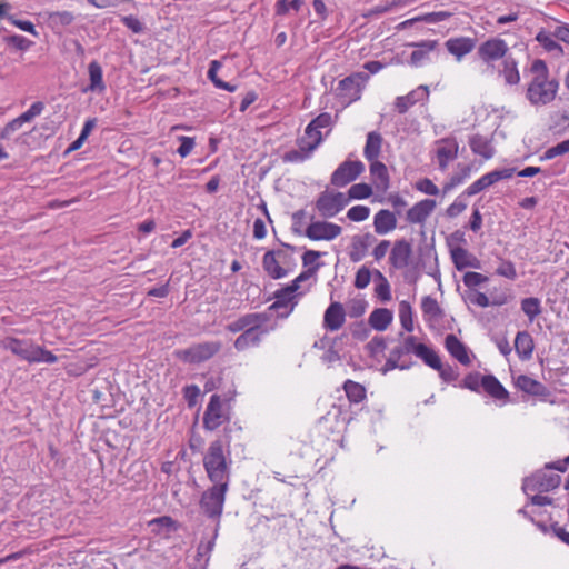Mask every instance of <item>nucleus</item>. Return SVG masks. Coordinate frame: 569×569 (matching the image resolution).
Segmentation results:
<instances>
[{"label": "nucleus", "instance_id": "56", "mask_svg": "<svg viewBox=\"0 0 569 569\" xmlns=\"http://www.w3.org/2000/svg\"><path fill=\"white\" fill-rule=\"evenodd\" d=\"M43 109H44V103L41 101H37V102H33L30 106V108L27 111H24L22 114H20L19 117L21 118V120L24 123L30 122L36 117L40 116L41 112L43 111Z\"/></svg>", "mask_w": 569, "mask_h": 569}, {"label": "nucleus", "instance_id": "59", "mask_svg": "<svg viewBox=\"0 0 569 569\" xmlns=\"http://www.w3.org/2000/svg\"><path fill=\"white\" fill-rule=\"evenodd\" d=\"M24 122L21 120L20 117H17L16 119L11 120L10 122H8L4 128L1 130L0 132V138L2 140H7L9 139L12 133H14L16 131H18L22 124Z\"/></svg>", "mask_w": 569, "mask_h": 569}, {"label": "nucleus", "instance_id": "30", "mask_svg": "<svg viewBox=\"0 0 569 569\" xmlns=\"http://www.w3.org/2000/svg\"><path fill=\"white\" fill-rule=\"evenodd\" d=\"M447 50L460 60L475 48V40L467 37L451 38L446 42Z\"/></svg>", "mask_w": 569, "mask_h": 569}, {"label": "nucleus", "instance_id": "14", "mask_svg": "<svg viewBox=\"0 0 569 569\" xmlns=\"http://www.w3.org/2000/svg\"><path fill=\"white\" fill-rule=\"evenodd\" d=\"M508 50V44L503 39L491 38L479 46L478 54L485 62H491L505 59Z\"/></svg>", "mask_w": 569, "mask_h": 569}, {"label": "nucleus", "instance_id": "19", "mask_svg": "<svg viewBox=\"0 0 569 569\" xmlns=\"http://www.w3.org/2000/svg\"><path fill=\"white\" fill-rule=\"evenodd\" d=\"M437 207V202L432 199H423L415 203L408 211L406 219L409 223H425L429 216Z\"/></svg>", "mask_w": 569, "mask_h": 569}, {"label": "nucleus", "instance_id": "58", "mask_svg": "<svg viewBox=\"0 0 569 569\" xmlns=\"http://www.w3.org/2000/svg\"><path fill=\"white\" fill-rule=\"evenodd\" d=\"M371 280V272L367 267H361L355 278V287L358 289H365L368 287Z\"/></svg>", "mask_w": 569, "mask_h": 569}, {"label": "nucleus", "instance_id": "61", "mask_svg": "<svg viewBox=\"0 0 569 569\" xmlns=\"http://www.w3.org/2000/svg\"><path fill=\"white\" fill-rule=\"evenodd\" d=\"M180 147L178 148V153L180 157L186 158L189 156L194 148V139L186 136L179 137Z\"/></svg>", "mask_w": 569, "mask_h": 569}, {"label": "nucleus", "instance_id": "37", "mask_svg": "<svg viewBox=\"0 0 569 569\" xmlns=\"http://www.w3.org/2000/svg\"><path fill=\"white\" fill-rule=\"evenodd\" d=\"M471 174V166L461 164L457 166V171L449 178V180L443 184L442 191L443 193L450 192L456 187L463 183Z\"/></svg>", "mask_w": 569, "mask_h": 569}, {"label": "nucleus", "instance_id": "42", "mask_svg": "<svg viewBox=\"0 0 569 569\" xmlns=\"http://www.w3.org/2000/svg\"><path fill=\"white\" fill-rule=\"evenodd\" d=\"M536 40L543 47L545 50L551 53H556L557 56H562L563 50L562 47L553 39V37L545 30H540Z\"/></svg>", "mask_w": 569, "mask_h": 569}, {"label": "nucleus", "instance_id": "13", "mask_svg": "<svg viewBox=\"0 0 569 569\" xmlns=\"http://www.w3.org/2000/svg\"><path fill=\"white\" fill-rule=\"evenodd\" d=\"M342 229L340 226L328 221L311 222L305 231V236L313 241H330L340 236Z\"/></svg>", "mask_w": 569, "mask_h": 569}, {"label": "nucleus", "instance_id": "20", "mask_svg": "<svg viewBox=\"0 0 569 569\" xmlns=\"http://www.w3.org/2000/svg\"><path fill=\"white\" fill-rule=\"evenodd\" d=\"M428 96V87L421 84L415 90L410 91L408 94L397 97L395 100V107L399 113H405L416 103L426 100Z\"/></svg>", "mask_w": 569, "mask_h": 569}, {"label": "nucleus", "instance_id": "23", "mask_svg": "<svg viewBox=\"0 0 569 569\" xmlns=\"http://www.w3.org/2000/svg\"><path fill=\"white\" fill-rule=\"evenodd\" d=\"M346 319L343 306L340 302H331L323 315V327L327 330H339Z\"/></svg>", "mask_w": 569, "mask_h": 569}, {"label": "nucleus", "instance_id": "41", "mask_svg": "<svg viewBox=\"0 0 569 569\" xmlns=\"http://www.w3.org/2000/svg\"><path fill=\"white\" fill-rule=\"evenodd\" d=\"M343 390L350 402L359 403L366 398V388L353 380H346Z\"/></svg>", "mask_w": 569, "mask_h": 569}, {"label": "nucleus", "instance_id": "33", "mask_svg": "<svg viewBox=\"0 0 569 569\" xmlns=\"http://www.w3.org/2000/svg\"><path fill=\"white\" fill-rule=\"evenodd\" d=\"M322 142V134L311 122L305 129V136L299 139L298 144L301 148L315 151Z\"/></svg>", "mask_w": 569, "mask_h": 569}, {"label": "nucleus", "instance_id": "25", "mask_svg": "<svg viewBox=\"0 0 569 569\" xmlns=\"http://www.w3.org/2000/svg\"><path fill=\"white\" fill-rule=\"evenodd\" d=\"M469 146L475 154L482 157L485 160L491 159L495 153V147L492 146L491 139L482 134H472L469 138Z\"/></svg>", "mask_w": 569, "mask_h": 569}, {"label": "nucleus", "instance_id": "49", "mask_svg": "<svg viewBox=\"0 0 569 569\" xmlns=\"http://www.w3.org/2000/svg\"><path fill=\"white\" fill-rule=\"evenodd\" d=\"M370 162V173L375 178H377L382 184L387 186L389 181L387 167L377 159Z\"/></svg>", "mask_w": 569, "mask_h": 569}, {"label": "nucleus", "instance_id": "15", "mask_svg": "<svg viewBox=\"0 0 569 569\" xmlns=\"http://www.w3.org/2000/svg\"><path fill=\"white\" fill-rule=\"evenodd\" d=\"M299 295H291L284 288H281L274 293V302L269 307V310H273L280 318H287L293 311L298 303Z\"/></svg>", "mask_w": 569, "mask_h": 569}, {"label": "nucleus", "instance_id": "64", "mask_svg": "<svg viewBox=\"0 0 569 569\" xmlns=\"http://www.w3.org/2000/svg\"><path fill=\"white\" fill-rule=\"evenodd\" d=\"M497 273L510 280H515L517 278V271L511 261L502 262L497 269Z\"/></svg>", "mask_w": 569, "mask_h": 569}, {"label": "nucleus", "instance_id": "51", "mask_svg": "<svg viewBox=\"0 0 569 569\" xmlns=\"http://www.w3.org/2000/svg\"><path fill=\"white\" fill-rule=\"evenodd\" d=\"M567 152H569V139L547 149L540 159L550 160Z\"/></svg>", "mask_w": 569, "mask_h": 569}, {"label": "nucleus", "instance_id": "53", "mask_svg": "<svg viewBox=\"0 0 569 569\" xmlns=\"http://www.w3.org/2000/svg\"><path fill=\"white\" fill-rule=\"evenodd\" d=\"M469 300L470 302H472L473 305H477L481 308H487L489 307L490 305H493V306H500L505 302V300H501V301H490L489 298L483 293V292H480V291H473L469 295Z\"/></svg>", "mask_w": 569, "mask_h": 569}, {"label": "nucleus", "instance_id": "1", "mask_svg": "<svg viewBox=\"0 0 569 569\" xmlns=\"http://www.w3.org/2000/svg\"><path fill=\"white\" fill-rule=\"evenodd\" d=\"M269 315L267 312H251L240 316L232 322H229L226 329L229 332H241L234 340L233 347L237 351H244L252 347L260 346L263 337L268 335L273 327H267Z\"/></svg>", "mask_w": 569, "mask_h": 569}, {"label": "nucleus", "instance_id": "11", "mask_svg": "<svg viewBox=\"0 0 569 569\" xmlns=\"http://www.w3.org/2000/svg\"><path fill=\"white\" fill-rule=\"evenodd\" d=\"M287 258L288 254L283 250H269L262 258V268L270 278L282 279L288 274V270L282 266Z\"/></svg>", "mask_w": 569, "mask_h": 569}, {"label": "nucleus", "instance_id": "16", "mask_svg": "<svg viewBox=\"0 0 569 569\" xmlns=\"http://www.w3.org/2000/svg\"><path fill=\"white\" fill-rule=\"evenodd\" d=\"M3 347L8 350H10L13 355L18 356L19 358L30 362L34 363L36 359V348L37 346L33 345L30 340H21L18 338H7L3 341Z\"/></svg>", "mask_w": 569, "mask_h": 569}, {"label": "nucleus", "instance_id": "24", "mask_svg": "<svg viewBox=\"0 0 569 569\" xmlns=\"http://www.w3.org/2000/svg\"><path fill=\"white\" fill-rule=\"evenodd\" d=\"M416 48L410 56V64L412 67H420L427 60H429V53L436 49L438 46L437 40H423L420 42H413L410 44Z\"/></svg>", "mask_w": 569, "mask_h": 569}, {"label": "nucleus", "instance_id": "57", "mask_svg": "<svg viewBox=\"0 0 569 569\" xmlns=\"http://www.w3.org/2000/svg\"><path fill=\"white\" fill-rule=\"evenodd\" d=\"M488 281V278L479 272L468 271L463 276V283L468 288L480 286Z\"/></svg>", "mask_w": 569, "mask_h": 569}, {"label": "nucleus", "instance_id": "39", "mask_svg": "<svg viewBox=\"0 0 569 569\" xmlns=\"http://www.w3.org/2000/svg\"><path fill=\"white\" fill-rule=\"evenodd\" d=\"M49 24L53 30H61L74 21V16L70 11H53L48 13Z\"/></svg>", "mask_w": 569, "mask_h": 569}, {"label": "nucleus", "instance_id": "63", "mask_svg": "<svg viewBox=\"0 0 569 569\" xmlns=\"http://www.w3.org/2000/svg\"><path fill=\"white\" fill-rule=\"evenodd\" d=\"M7 42L19 50H28L32 44V41L20 34L8 37Z\"/></svg>", "mask_w": 569, "mask_h": 569}, {"label": "nucleus", "instance_id": "4", "mask_svg": "<svg viewBox=\"0 0 569 569\" xmlns=\"http://www.w3.org/2000/svg\"><path fill=\"white\" fill-rule=\"evenodd\" d=\"M229 487L230 485L227 483H212L211 487L202 492L199 500L201 512L216 522V535L219 531L220 519L223 512Z\"/></svg>", "mask_w": 569, "mask_h": 569}, {"label": "nucleus", "instance_id": "17", "mask_svg": "<svg viewBox=\"0 0 569 569\" xmlns=\"http://www.w3.org/2000/svg\"><path fill=\"white\" fill-rule=\"evenodd\" d=\"M561 478L559 475L540 472L532 478L527 479L523 487L525 489L538 490L539 492H547L559 487Z\"/></svg>", "mask_w": 569, "mask_h": 569}, {"label": "nucleus", "instance_id": "26", "mask_svg": "<svg viewBox=\"0 0 569 569\" xmlns=\"http://www.w3.org/2000/svg\"><path fill=\"white\" fill-rule=\"evenodd\" d=\"M450 253L452 262L458 270H463L466 268H480L479 259L462 247L451 249Z\"/></svg>", "mask_w": 569, "mask_h": 569}, {"label": "nucleus", "instance_id": "9", "mask_svg": "<svg viewBox=\"0 0 569 569\" xmlns=\"http://www.w3.org/2000/svg\"><path fill=\"white\" fill-rule=\"evenodd\" d=\"M229 420L228 411L223 408L221 398L212 395L203 413V427L213 431Z\"/></svg>", "mask_w": 569, "mask_h": 569}, {"label": "nucleus", "instance_id": "46", "mask_svg": "<svg viewBox=\"0 0 569 569\" xmlns=\"http://www.w3.org/2000/svg\"><path fill=\"white\" fill-rule=\"evenodd\" d=\"M376 276L380 280V282L376 287L377 297L383 302L390 301L391 300V290H390V284H389L388 280L379 270H376Z\"/></svg>", "mask_w": 569, "mask_h": 569}, {"label": "nucleus", "instance_id": "18", "mask_svg": "<svg viewBox=\"0 0 569 569\" xmlns=\"http://www.w3.org/2000/svg\"><path fill=\"white\" fill-rule=\"evenodd\" d=\"M412 247L406 239L397 240L390 251L389 262L395 269H403L409 264Z\"/></svg>", "mask_w": 569, "mask_h": 569}, {"label": "nucleus", "instance_id": "52", "mask_svg": "<svg viewBox=\"0 0 569 569\" xmlns=\"http://www.w3.org/2000/svg\"><path fill=\"white\" fill-rule=\"evenodd\" d=\"M313 151L299 147V150H290L284 153V162H303L309 159Z\"/></svg>", "mask_w": 569, "mask_h": 569}, {"label": "nucleus", "instance_id": "28", "mask_svg": "<svg viewBox=\"0 0 569 569\" xmlns=\"http://www.w3.org/2000/svg\"><path fill=\"white\" fill-rule=\"evenodd\" d=\"M482 390L496 400H502L506 402L509 398L508 390L493 375H485V381H482Z\"/></svg>", "mask_w": 569, "mask_h": 569}, {"label": "nucleus", "instance_id": "43", "mask_svg": "<svg viewBox=\"0 0 569 569\" xmlns=\"http://www.w3.org/2000/svg\"><path fill=\"white\" fill-rule=\"evenodd\" d=\"M521 310L528 317L529 321L532 322L542 311L540 299L536 297L522 299Z\"/></svg>", "mask_w": 569, "mask_h": 569}, {"label": "nucleus", "instance_id": "44", "mask_svg": "<svg viewBox=\"0 0 569 569\" xmlns=\"http://www.w3.org/2000/svg\"><path fill=\"white\" fill-rule=\"evenodd\" d=\"M399 319L401 326L408 332L413 330L412 308L409 302L401 301L399 305Z\"/></svg>", "mask_w": 569, "mask_h": 569}, {"label": "nucleus", "instance_id": "6", "mask_svg": "<svg viewBox=\"0 0 569 569\" xmlns=\"http://www.w3.org/2000/svg\"><path fill=\"white\" fill-rule=\"evenodd\" d=\"M369 76L363 72L352 73L339 81L336 94L345 104H350L361 97V89Z\"/></svg>", "mask_w": 569, "mask_h": 569}, {"label": "nucleus", "instance_id": "38", "mask_svg": "<svg viewBox=\"0 0 569 569\" xmlns=\"http://www.w3.org/2000/svg\"><path fill=\"white\" fill-rule=\"evenodd\" d=\"M517 66V61L510 56L506 57L502 61L503 68L501 74L505 81L510 86L518 84L520 81V73Z\"/></svg>", "mask_w": 569, "mask_h": 569}, {"label": "nucleus", "instance_id": "12", "mask_svg": "<svg viewBox=\"0 0 569 569\" xmlns=\"http://www.w3.org/2000/svg\"><path fill=\"white\" fill-rule=\"evenodd\" d=\"M459 151V143L456 138L448 137L436 141V159L438 168L441 171H446L449 163L457 159Z\"/></svg>", "mask_w": 569, "mask_h": 569}, {"label": "nucleus", "instance_id": "29", "mask_svg": "<svg viewBox=\"0 0 569 569\" xmlns=\"http://www.w3.org/2000/svg\"><path fill=\"white\" fill-rule=\"evenodd\" d=\"M375 231L378 234H387L397 227L395 214L386 209L378 211L373 219Z\"/></svg>", "mask_w": 569, "mask_h": 569}, {"label": "nucleus", "instance_id": "54", "mask_svg": "<svg viewBox=\"0 0 569 569\" xmlns=\"http://www.w3.org/2000/svg\"><path fill=\"white\" fill-rule=\"evenodd\" d=\"M217 536H218V533L216 535V531H214L213 537L210 540H208L206 542L201 541L198 546L197 556L199 558H204V565H207L209 561L210 553L213 550Z\"/></svg>", "mask_w": 569, "mask_h": 569}, {"label": "nucleus", "instance_id": "36", "mask_svg": "<svg viewBox=\"0 0 569 569\" xmlns=\"http://www.w3.org/2000/svg\"><path fill=\"white\" fill-rule=\"evenodd\" d=\"M393 315L389 309L379 308L371 312L369 323L373 329L383 331L391 323Z\"/></svg>", "mask_w": 569, "mask_h": 569}, {"label": "nucleus", "instance_id": "48", "mask_svg": "<svg viewBox=\"0 0 569 569\" xmlns=\"http://www.w3.org/2000/svg\"><path fill=\"white\" fill-rule=\"evenodd\" d=\"M372 194V189L369 184L367 183H356V184H352L348 191V200L349 199H357V200H360V199H367L369 198L370 196Z\"/></svg>", "mask_w": 569, "mask_h": 569}, {"label": "nucleus", "instance_id": "27", "mask_svg": "<svg viewBox=\"0 0 569 569\" xmlns=\"http://www.w3.org/2000/svg\"><path fill=\"white\" fill-rule=\"evenodd\" d=\"M445 346L448 352L461 365L467 366L470 363L467 347L455 335H448L446 337Z\"/></svg>", "mask_w": 569, "mask_h": 569}, {"label": "nucleus", "instance_id": "40", "mask_svg": "<svg viewBox=\"0 0 569 569\" xmlns=\"http://www.w3.org/2000/svg\"><path fill=\"white\" fill-rule=\"evenodd\" d=\"M416 356L430 368H440V358L437 352L425 343H419Z\"/></svg>", "mask_w": 569, "mask_h": 569}, {"label": "nucleus", "instance_id": "2", "mask_svg": "<svg viewBox=\"0 0 569 569\" xmlns=\"http://www.w3.org/2000/svg\"><path fill=\"white\" fill-rule=\"evenodd\" d=\"M529 73L531 79L528 83L526 98L531 106L540 107L552 102L559 89V82L549 78L547 63L541 59L532 61Z\"/></svg>", "mask_w": 569, "mask_h": 569}, {"label": "nucleus", "instance_id": "60", "mask_svg": "<svg viewBox=\"0 0 569 569\" xmlns=\"http://www.w3.org/2000/svg\"><path fill=\"white\" fill-rule=\"evenodd\" d=\"M34 355H36L34 362H37V363H39V362L54 363L58 360L57 356H54L51 351H49L40 346H37Z\"/></svg>", "mask_w": 569, "mask_h": 569}, {"label": "nucleus", "instance_id": "31", "mask_svg": "<svg viewBox=\"0 0 569 569\" xmlns=\"http://www.w3.org/2000/svg\"><path fill=\"white\" fill-rule=\"evenodd\" d=\"M88 73L89 86L84 89V92H103L106 90V84L103 81V71L101 66L97 61H91L88 66Z\"/></svg>", "mask_w": 569, "mask_h": 569}, {"label": "nucleus", "instance_id": "55", "mask_svg": "<svg viewBox=\"0 0 569 569\" xmlns=\"http://www.w3.org/2000/svg\"><path fill=\"white\" fill-rule=\"evenodd\" d=\"M415 188L428 196H437L439 193V188L428 178L417 181Z\"/></svg>", "mask_w": 569, "mask_h": 569}, {"label": "nucleus", "instance_id": "5", "mask_svg": "<svg viewBox=\"0 0 569 569\" xmlns=\"http://www.w3.org/2000/svg\"><path fill=\"white\" fill-rule=\"evenodd\" d=\"M220 341H204L177 351V357L187 363H201L214 357L221 350Z\"/></svg>", "mask_w": 569, "mask_h": 569}, {"label": "nucleus", "instance_id": "35", "mask_svg": "<svg viewBox=\"0 0 569 569\" xmlns=\"http://www.w3.org/2000/svg\"><path fill=\"white\" fill-rule=\"evenodd\" d=\"M382 137L379 132L371 131L367 134L363 156L368 161L378 159L381 152Z\"/></svg>", "mask_w": 569, "mask_h": 569}, {"label": "nucleus", "instance_id": "22", "mask_svg": "<svg viewBox=\"0 0 569 569\" xmlns=\"http://www.w3.org/2000/svg\"><path fill=\"white\" fill-rule=\"evenodd\" d=\"M376 241V238L367 232L365 234L353 236L351 239V246L349 251V258L352 262L361 261L369 249V247Z\"/></svg>", "mask_w": 569, "mask_h": 569}, {"label": "nucleus", "instance_id": "62", "mask_svg": "<svg viewBox=\"0 0 569 569\" xmlns=\"http://www.w3.org/2000/svg\"><path fill=\"white\" fill-rule=\"evenodd\" d=\"M121 22L134 33H141L143 31V23L134 16H124L121 18Z\"/></svg>", "mask_w": 569, "mask_h": 569}, {"label": "nucleus", "instance_id": "21", "mask_svg": "<svg viewBox=\"0 0 569 569\" xmlns=\"http://www.w3.org/2000/svg\"><path fill=\"white\" fill-rule=\"evenodd\" d=\"M513 383L516 388L530 396L547 397L549 395V391L543 383L527 375L513 377Z\"/></svg>", "mask_w": 569, "mask_h": 569}, {"label": "nucleus", "instance_id": "45", "mask_svg": "<svg viewBox=\"0 0 569 569\" xmlns=\"http://www.w3.org/2000/svg\"><path fill=\"white\" fill-rule=\"evenodd\" d=\"M451 16H452V13L448 12V11L430 12V13H426L423 16L417 17L415 19L407 20V21L402 22V24L403 26L410 24L413 21H425L427 23H438V22L447 20Z\"/></svg>", "mask_w": 569, "mask_h": 569}, {"label": "nucleus", "instance_id": "50", "mask_svg": "<svg viewBox=\"0 0 569 569\" xmlns=\"http://www.w3.org/2000/svg\"><path fill=\"white\" fill-rule=\"evenodd\" d=\"M370 214V208L367 206H353L347 212V218L355 222H361L368 219Z\"/></svg>", "mask_w": 569, "mask_h": 569}, {"label": "nucleus", "instance_id": "34", "mask_svg": "<svg viewBox=\"0 0 569 569\" xmlns=\"http://www.w3.org/2000/svg\"><path fill=\"white\" fill-rule=\"evenodd\" d=\"M421 310L425 320L428 322L439 321L443 316V311L440 308L438 301L430 296H426L422 298Z\"/></svg>", "mask_w": 569, "mask_h": 569}, {"label": "nucleus", "instance_id": "8", "mask_svg": "<svg viewBox=\"0 0 569 569\" xmlns=\"http://www.w3.org/2000/svg\"><path fill=\"white\" fill-rule=\"evenodd\" d=\"M516 169L515 168H501L496 169L490 172L485 173L479 179H477L475 182H472L466 190L465 194L468 197L476 196L477 193L481 192L482 190L493 186L495 183L510 179L515 174Z\"/></svg>", "mask_w": 569, "mask_h": 569}, {"label": "nucleus", "instance_id": "3", "mask_svg": "<svg viewBox=\"0 0 569 569\" xmlns=\"http://www.w3.org/2000/svg\"><path fill=\"white\" fill-rule=\"evenodd\" d=\"M230 465L231 460L224 453L222 441H212L203 456V468L211 483L230 485Z\"/></svg>", "mask_w": 569, "mask_h": 569}, {"label": "nucleus", "instance_id": "47", "mask_svg": "<svg viewBox=\"0 0 569 569\" xmlns=\"http://www.w3.org/2000/svg\"><path fill=\"white\" fill-rule=\"evenodd\" d=\"M482 381H485V376L480 372H471L465 377L462 387L473 392H480L482 390Z\"/></svg>", "mask_w": 569, "mask_h": 569}, {"label": "nucleus", "instance_id": "10", "mask_svg": "<svg viewBox=\"0 0 569 569\" xmlns=\"http://www.w3.org/2000/svg\"><path fill=\"white\" fill-rule=\"evenodd\" d=\"M365 171V164L359 161L346 160L338 166L331 174V184L336 187H345L355 181Z\"/></svg>", "mask_w": 569, "mask_h": 569}, {"label": "nucleus", "instance_id": "7", "mask_svg": "<svg viewBox=\"0 0 569 569\" xmlns=\"http://www.w3.org/2000/svg\"><path fill=\"white\" fill-rule=\"evenodd\" d=\"M348 204V198L342 192L323 191L316 201V208L323 218H333Z\"/></svg>", "mask_w": 569, "mask_h": 569}, {"label": "nucleus", "instance_id": "32", "mask_svg": "<svg viewBox=\"0 0 569 569\" xmlns=\"http://www.w3.org/2000/svg\"><path fill=\"white\" fill-rule=\"evenodd\" d=\"M533 339L528 331H519L515 338V349L522 360H528L532 356Z\"/></svg>", "mask_w": 569, "mask_h": 569}]
</instances>
